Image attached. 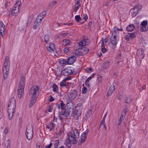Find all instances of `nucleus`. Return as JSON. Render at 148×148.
I'll use <instances>...</instances> for the list:
<instances>
[{
    "instance_id": "obj_21",
    "label": "nucleus",
    "mask_w": 148,
    "mask_h": 148,
    "mask_svg": "<svg viewBox=\"0 0 148 148\" xmlns=\"http://www.w3.org/2000/svg\"><path fill=\"white\" fill-rule=\"evenodd\" d=\"M73 102H67L66 104V108L69 109L71 111V113H72V111L74 107Z\"/></svg>"
},
{
    "instance_id": "obj_20",
    "label": "nucleus",
    "mask_w": 148,
    "mask_h": 148,
    "mask_svg": "<svg viewBox=\"0 0 148 148\" xmlns=\"http://www.w3.org/2000/svg\"><path fill=\"white\" fill-rule=\"evenodd\" d=\"M47 49L48 51H54L56 49L55 45L53 43L51 42L50 43L49 46L47 47Z\"/></svg>"
},
{
    "instance_id": "obj_45",
    "label": "nucleus",
    "mask_w": 148,
    "mask_h": 148,
    "mask_svg": "<svg viewBox=\"0 0 148 148\" xmlns=\"http://www.w3.org/2000/svg\"><path fill=\"white\" fill-rule=\"evenodd\" d=\"M56 3L57 2L56 1H53L49 4V6L51 7H52L54 6Z\"/></svg>"
},
{
    "instance_id": "obj_5",
    "label": "nucleus",
    "mask_w": 148,
    "mask_h": 148,
    "mask_svg": "<svg viewBox=\"0 0 148 148\" xmlns=\"http://www.w3.org/2000/svg\"><path fill=\"white\" fill-rule=\"evenodd\" d=\"M141 8V5L140 4H138L134 6L133 8L131 9V11H132V10L134 11L132 13V16L134 17L136 16L138 14Z\"/></svg>"
},
{
    "instance_id": "obj_43",
    "label": "nucleus",
    "mask_w": 148,
    "mask_h": 148,
    "mask_svg": "<svg viewBox=\"0 0 148 148\" xmlns=\"http://www.w3.org/2000/svg\"><path fill=\"white\" fill-rule=\"evenodd\" d=\"M117 31H118V32H119V31H123V29L122 28L119 29L116 27H114L113 28L112 31H114L115 32H116Z\"/></svg>"
},
{
    "instance_id": "obj_48",
    "label": "nucleus",
    "mask_w": 148,
    "mask_h": 148,
    "mask_svg": "<svg viewBox=\"0 0 148 148\" xmlns=\"http://www.w3.org/2000/svg\"><path fill=\"white\" fill-rule=\"evenodd\" d=\"M60 143L59 140H56L54 143V146L55 148H56V147H57L58 146Z\"/></svg>"
},
{
    "instance_id": "obj_59",
    "label": "nucleus",
    "mask_w": 148,
    "mask_h": 148,
    "mask_svg": "<svg viewBox=\"0 0 148 148\" xmlns=\"http://www.w3.org/2000/svg\"><path fill=\"white\" fill-rule=\"evenodd\" d=\"M69 50H70V49H69V48H68L67 47V48H65L64 49V52L66 53H67V52H68Z\"/></svg>"
},
{
    "instance_id": "obj_30",
    "label": "nucleus",
    "mask_w": 148,
    "mask_h": 148,
    "mask_svg": "<svg viewBox=\"0 0 148 148\" xmlns=\"http://www.w3.org/2000/svg\"><path fill=\"white\" fill-rule=\"evenodd\" d=\"M43 19V17H41V16L38 15L35 22L37 23H39V24H40Z\"/></svg>"
},
{
    "instance_id": "obj_10",
    "label": "nucleus",
    "mask_w": 148,
    "mask_h": 148,
    "mask_svg": "<svg viewBox=\"0 0 148 148\" xmlns=\"http://www.w3.org/2000/svg\"><path fill=\"white\" fill-rule=\"evenodd\" d=\"M115 84H113L112 85L110 86L107 92V95L108 96H110L114 92L115 89Z\"/></svg>"
},
{
    "instance_id": "obj_33",
    "label": "nucleus",
    "mask_w": 148,
    "mask_h": 148,
    "mask_svg": "<svg viewBox=\"0 0 148 148\" xmlns=\"http://www.w3.org/2000/svg\"><path fill=\"white\" fill-rule=\"evenodd\" d=\"M10 143L9 140H8L5 143V148H10Z\"/></svg>"
},
{
    "instance_id": "obj_26",
    "label": "nucleus",
    "mask_w": 148,
    "mask_h": 148,
    "mask_svg": "<svg viewBox=\"0 0 148 148\" xmlns=\"http://www.w3.org/2000/svg\"><path fill=\"white\" fill-rule=\"evenodd\" d=\"M102 42H101V49L102 52L103 53H104L106 52L107 51L106 49L105 48V46L104 45V43L103 41V38H102L101 40Z\"/></svg>"
},
{
    "instance_id": "obj_64",
    "label": "nucleus",
    "mask_w": 148,
    "mask_h": 148,
    "mask_svg": "<svg viewBox=\"0 0 148 148\" xmlns=\"http://www.w3.org/2000/svg\"><path fill=\"white\" fill-rule=\"evenodd\" d=\"M89 82H86V81L85 83V85L88 87H89L90 86V84L89 83Z\"/></svg>"
},
{
    "instance_id": "obj_57",
    "label": "nucleus",
    "mask_w": 148,
    "mask_h": 148,
    "mask_svg": "<svg viewBox=\"0 0 148 148\" xmlns=\"http://www.w3.org/2000/svg\"><path fill=\"white\" fill-rule=\"evenodd\" d=\"M83 18L85 20V21H86L88 19V16L86 14H84L83 15Z\"/></svg>"
},
{
    "instance_id": "obj_3",
    "label": "nucleus",
    "mask_w": 148,
    "mask_h": 148,
    "mask_svg": "<svg viewBox=\"0 0 148 148\" xmlns=\"http://www.w3.org/2000/svg\"><path fill=\"white\" fill-rule=\"evenodd\" d=\"M26 135L27 138L29 140L31 139L33 137V128L31 124L29 125L26 129Z\"/></svg>"
},
{
    "instance_id": "obj_55",
    "label": "nucleus",
    "mask_w": 148,
    "mask_h": 148,
    "mask_svg": "<svg viewBox=\"0 0 148 148\" xmlns=\"http://www.w3.org/2000/svg\"><path fill=\"white\" fill-rule=\"evenodd\" d=\"M136 62L138 65V66H140L141 63V59H140V60H138V59H137V57H136Z\"/></svg>"
},
{
    "instance_id": "obj_29",
    "label": "nucleus",
    "mask_w": 148,
    "mask_h": 148,
    "mask_svg": "<svg viewBox=\"0 0 148 148\" xmlns=\"http://www.w3.org/2000/svg\"><path fill=\"white\" fill-rule=\"evenodd\" d=\"M134 29V26L133 24L130 25L126 27V30L128 32L132 31Z\"/></svg>"
},
{
    "instance_id": "obj_2",
    "label": "nucleus",
    "mask_w": 148,
    "mask_h": 148,
    "mask_svg": "<svg viewBox=\"0 0 148 148\" xmlns=\"http://www.w3.org/2000/svg\"><path fill=\"white\" fill-rule=\"evenodd\" d=\"M119 32L118 31H117L116 32L112 31V34L110 38V42L112 45H115L117 44L116 39L119 38Z\"/></svg>"
},
{
    "instance_id": "obj_32",
    "label": "nucleus",
    "mask_w": 148,
    "mask_h": 148,
    "mask_svg": "<svg viewBox=\"0 0 148 148\" xmlns=\"http://www.w3.org/2000/svg\"><path fill=\"white\" fill-rule=\"evenodd\" d=\"M53 89L54 92H57L58 91V87L55 83L53 84Z\"/></svg>"
},
{
    "instance_id": "obj_49",
    "label": "nucleus",
    "mask_w": 148,
    "mask_h": 148,
    "mask_svg": "<svg viewBox=\"0 0 148 148\" xmlns=\"http://www.w3.org/2000/svg\"><path fill=\"white\" fill-rule=\"evenodd\" d=\"M76 51L78 52H79V53H81V54H83V50L82 49V48H78L76 50Z\"/></svg>"
},
{
    "instance_id": "obj_18",
    "label": "nucleus",
    "mask_w": 148,
    "mask_h": 148,
    "mask_svg": "<svg viewBox=\"0 0 148 148\" xmlns=\"http://www.w3.org/2000/svg\"><path fill=\"white\" fill-rule=\"evenodd\" d=\"M90 41L88 39L83 40L79 42V45L80 46H84L88 45Z\"/></svg>"
},
{
    "instance_id": "obj_6",
    "label": "nucleus",
    "mask_w": 148,
    "mask_h": 148,
    "mask_svg": "<svg viewBox=\"0 0 148 148\" xmlns=\"http://www.w3.org/2000/svg\"><path fill=\"white\" fill-rule=\"evenodd\" d=\"M69 135V137L67 138V139L66 140V144L67 146L69 147H70L71 146V144H70V138H73V144H76L77 143V141L76 139L75 138V137L73 136V134H71V133H69L68 134Z\"/></svg>"
},
{
    "instance_id": "obj_19",
    "label": "nucleus",
    "mask_w": 148,
    "mask_h": 148,
    "mask_svg": "<svg viewBox=\"0 0 148 148\" xmlns=\"http://www.w3.org/2000/svg\"><path fill=\"white\" fill-rule=\"evenodd\" d=\"M19 11V9L18 7H14L12 8L11 10V14L13 16H16L17 14V12Z\"/></svg>"
},
{
    "instance_id": "obj_27",
    "label": "nucleus",
    "mask_w": 148,
    "mask_h": 148,
    "mask_svg": "<svg viewBox=\"0 0 148 148\" xmlns=\"http://www.w3.org/2000/svg\"><path fill=\"white\" fill-rule=\"evenodd\" d=\"M57 106L59 109L61 108V110H63L65 108V104L64 102H61L59 104H57Z\"/></svg>"
},
{
    "instance_id": "obj_1",
    "label": "nucleus",
    "mask_w": 148,
    "mask_h": 148,
    "mask_svg": "<svg viewBox=\"0 0 148 148\" xmlns=\"http://www.w3.org/2000/svg\"><path fill=\"white\" fill-rule=\"evenodd\" d=\"M25 82V78L24 76H23L21 78L17 90L18 96L19 98H21L23 95Z\"/></svg>"
},
{
    "instance_id": "obj_39",
    "label": "nucleus",
    "mask_w": 148,
    "mask_h": 148,
    "mask_svg": "<svg viewBox=\"0 0 148 148\" xmlns=\"http://www.w3.org/2000/svg\"><path fill=\"white\" fill-rule=\"evenodd\" d=\"M49 36L48 34H47L45 35L44 39L45 42L46 43H47L49 41Z\"/></svg>"
},
{
    "instance_id": "obj_25",
    "label": "nucleus",
    "mask_w": 148,
    "mask_h": 148,
    "mask_svg": "<svg viewBox=\"0 0 148 148\" xmlns=\"http://www.w3.org/2000/svg\"><path fill=\"white\" fill-rule=\"evenodd\" d=\"M8 117L10 120H11L15 112L10 110H8Z\"/></svg>"
},
{
    "instance_id": "obj_12",
    "label": "nucleus",
    "mask_w": 148,
    "mask_h": 148,
    "mask_svg": "<svg viewBox=\"0 0 148 148\" xmlns=\"http://www.w3.org/2000/svg\"><path fill=\"white\" fill-rule=\"evenodd\" d=\"M88 132V130L87 129L85 131L82 133L80 138L81 143H83L85 142Z\"/></svg>"
},
{
    "instance_id": "obj_9",
    "label": "nucleus",
    "mask_w": 148,
    "mask_h": 148,
    "mask_svg": "<svg viewBox=\"0 0 148 148\" xmlns=\"http://www.w3.org/2000/svg\"><path fill=\"white\" fill-rule=\"evenodd\" d=\"M147 24V22L146 20L144 21L141 23L140 24V29L142 31L146 32L148 30V27H146Z\"/></svg>"
},
{
    "instance_id": "obj_56",
    "label": "nucleus",
    "mask_w": 148,
    "mask_h": 148,
    "mask_svg": "<svg viewBox=\"0 0 148 148\" xmlns=\"http://www.w3.org/2000/svg\"><path fill=\"white\" fill-rule=\"evenodd\" d=\"M87 90V89L85 87H84L82 89V93L83 94H85V93Z\"/></svg>"
},
{
    "instance_id": "obj_41",
    "label": "nucleus",
    "mask_w": 148,
    "mask_h": 148,
    "mask_svg": "<svg viewBox=\"0 0 148 148\" xmlns=\"http://www.w3.org/2000/svg\"><path fill=\"white\" fill-rule=\"evenodd\" d=\"M47 13V12L46 11H44L40 13L39 15L41 17H43L44 18L45 16L46 15Z\"/></svg>"
},
{
    "instance_id": "obj_46",
    "label": "nucleus",
    "mask_w": 148,
    "mask_h": 148,
    "mask_svg": "<svg viewBox=\"0 0 148 148\" xmlns=\"http://www.w3.org/2000/svg\"><path fill=\"white\" fill-rule=\"evenodd\" d=\"M75 19L77 22H79L82 20L79 15H76L75 17Z\"/></svg>"
},
{
    "instance_id": "obj_17",
    "label": "nucleus",
    "mask_w": 148,
    "mask_h": 148,
    "mask_svg": "<svg viewBox=\"0 0 148 148\" xmlns=\"http://www.w3.org/2000/svg\"><path fill=\"white\" fill-rule=\"evenodd\" d=\"M76 60V58L74 56H72L69 58L67 62L69 64H72L74 63Z\"/></svg>"
},
{
    "instance_id": "obj_16",
    "label": "nucleus",
    "mask_w": 148,
    "mask_h": 148,
    "mask_svg": "<svg viewBox=\"0 0 148 148\" xmlns=\"http://www.w3.org/2000/svg\"><path fill=\"white\" fill-rule=\"evenodd\" d=\"M16 106V102H10L8 106V110H10L15 112Z\"/></svg>"
},
{
    "instance_id": "obj_31",
    "label": "nucleus",
    "mask_w": 148,
    "mask_h": 148,
    "mask_svg": "<svg viewBox=\"0 0 148 148\" xmlns=\"http://www.w3.org/2000/svg\"><path fill=\"white\" fill-rule=\"evenodd\" d=\"M110 64V62L109 61H107L105 62L103 65L102 67L101 68L102 70L103 71L106 70L107 69Z\"/></svg>"
},
{
    "instance_id": "obj_8",
    "label": "nucleus",
    "mask_w": 148,
    "mask_h": 148,
    "mask_svg": "<svg viewBox=\"0 0 148 148\" xmlns=\"http://www.w3.org/2000/svg\"><path fill=\"white\" fill-rule=\"evenodd\" d=\"M10 68V64H9V66L3 67V79H6L8 77L9 73Z\"/></svg>"
},
{
    "instance_id": "obj_51",
    "label": "nucleus",
    "mask_w": 148,
    "mask_h": 148,
    "mask_svg": "<svg viewBox=\"0 0 148 148\" xmlns=\"http://www.w3.org/2000/svg\"><path fill=\"white\" fill-rule=\"evenodd\" d=\"M52 110L53 108L52 106H51V105H49L48 107V108L47 110L48 112H51L52 111Z\"/></svg>"
},
{
    "instance_id": "obj_44",
    "label": "nucleus",
    "mask_w": 148,
    "mask_h": 148,
    "mask_svg": "<svg viewBox=\"0 0 148 148\" xmlns=\"http://www.w3.org/2000/svg\"><path fill=\"white\" fill-rule=\"evenodd\" d=\"M66 82L65 80H63L60 83V85L61 87L66 86Z\"/></svg>"
},
{
    "instance_id": "obj_37",
    "label": "nucleus",
    "mask_w": 148,
    "mask_h": 148,
    "mask_svg": "<svg viewBox=\"0 0 148 148\" xmlns=\"http://www.w3.org/2000/svg\"><path fill=\"white\" fill-rule=\"evenodd\" d=\"M49 127H50V131H53L54 130L55 127V125L53 123H51L49 124Z\"/></svg>"
},
{
    "instance_id": "obj_38",
    "label": "nucleus",
    "mask_w": 148,
    "mask_h": 148,
    "mask_svg": "<svg viewBox=\"0 0 148 148\" xmlns=\"http://www.w3.org/2000/svg\"><path fill=\"white\" fill-rule=\"evenodd\" d=\"M139 51L141 52L140 59H142L144 58L145 56L144 50L140 48L139 49Z\"/></svg>"
},
{
    "instance_id": "obj_53",
    "label": "nucleus",
    "mask_w": 148,
    "mask_h": 148,
    "mask_svg": "<svg viewBox=\"0 0 148 148\" xmlns=\"http://www.w3.org/2000/svg\"><path fill=\"white\" fill-rule=\"evenodd\" d=\"M9 64H10L9 62H7L6 61H5L3 65V67H5L9 66Z\"/></svg>"
},
{
    "instance_id": "obj_52",
    "label": "nucleus",
    "mask_w": 148,
    "mask_h": 148,
    "mask_svg": "<svg viewBox=\"0 0 148 148\" xmlns=\"http://www.w3.org/2000/svg\"><path fill=\"white\" fill-rule=\"evenodd\" d=\"M48 100L50 102L53 101L55 100L54 98L51 95H50L48 98Z\"/></svg>"
},
{
    "instance_id": "obj_63",
    "label": "nucleus",
    "mask_w": 148,
    "mask_h": 148,
    "mask_svg": "<svg viewBox=\"0 0 148 148\" xmlns=\"http://www.w3.org/2000/svg\"><path fill=\"white\" fill-rule=\"evenodd\" d=\"M80 0H76V4L75 5H80Z\"/></svg>"
},
{
    "instance_id": "obj_54",
    "label": "nucleus",
    "mask_w": 148,
    "mask_h": 148,
    "mask_svg": "<svg viewBox=\"0 0 148 148\" xmlns=\"http://www.w3.org/2000/svg\"><path fill=\"white\" fill-rule=\"evenodd\" d=\"M2 106V103H1V102H0V119L3 116V114L2 112H1V107Z\"/></svg>"
},
{
    "instance_id": "obj_34",
    "label": "nucleus",
    "mask_w": 148,
    "mask_h": 148,
    "mask_svg": "<svg viewBox=\"0 0 148 148\" xmlns=\"http://www.w3.org/2000/svg\"><path fill=\"white\" fill-rule=\"evenodd\" d=\"M74 136L76 138H78L79 137V132L77 130L75 129L73 131Z\"/></svg>"
},
{
    "instance_id": "obj_35",
    "label": "nucleus",
    "mask_w": 148,
    "mask_h": 148,
    "mask_svg": "<svg viewBox=\"0 0 148 148\" xmlns=\"http://www.w3.org/2000/svg\"><path fill=\"white\" fill-rule=\"evenodd\" d=\"M70 42V41L69 39L64 40L63 41V45L66 46L67 45L69 44Z\"/></svg>"
},
{
    "instance_id": "obj_62",
    "label": "nucleus",
    "mask_w": 148,
    "mask_h": 148,
    "mask_svg": "<svg viewBox=\"0 0 148 148\" xmlns=\"http://www.w3.org/2000/svg\"><path fill=\"white\" fill-rule=\"evenodd\" d=\"M52 144L51 143H50L49 145L46 146L43 148H51L52 147Z\"/></svg>"
},
{
    "instance_id": "obj_61",
    "label": "nucleus",
    "mask_w": 148,
    "mask_h": 148,
    "mask_svg": "<svg viewBox=\"0 0 148 148\" xmlns=\"http://www.w3.org/2000/svg\"><path fill=\"white\" fill-rule=\"evenodd\" d=\"M4 133L5 134H7L8 132V127H5L4 130Z\"/></svg>"
},
{
    "instance_id": "obj_23",
    "label": "nucleus",
    "mask_w": 148,
    "mask_h": 148,
    "mask_svg": "<svg viewBox=\"0 0 148 148\" xmlns=\"http://www.w3.org/2000/svg\"><path fill=\"white\" fill-rule=\"evenodd\" d=\"M77 94V92L76 90H71L70 92V97L72 99H75Z\"/></svg>"
},
{
    "instance_id": "obj_4",
    "label": "nucleus",
    "mask_w": 148,
    "mask_h": 148,
    "mask_svg": "<svg viewBox=\"0 0 148 148\" xmlns=\"http://www.w3.org/2000/svg\"><path fill=\"white\" fill-rule=\"evenodd\" d=\"M71 113V111H70L69 109L65 108L64 110H62V111L59 114V117L60 120H62L63 119L62 116L63 115L67 117L69 116L70 118L71 117L72 114H70Z\"/></svg>"
},
{
    "instance_id": "obj_36",
    "label": "nucleus",
    "mask_w": 148,
    "mask_h": 148,
    "mask_svg": "<svg viewBox=\"0 0 148 148\" xmlns=\"http://www.w3.org/2000/svg\"><path fill=\"white\" fill-rule=\"evenodd\" d=\"M83 105L82 103H79L77 104L76 107L79 110H83Z\"/></svg>"
},
{
    "instance_id": "obj_50",
    "label": "nucleus",
    "mask_w": 148,
    "mask_h": 148,
    "mask_svg": "<svg viewBox=\"0 0 148 148\" xmlns=\"http://www.w3.org/2000/svg\"><path fill=\"white\" fill-rule=\"evenodd\" d=\"M40 24H39V23H37L34 22V29H36L38 27V26Z\"/></svg>"
},
{
    "instance_id": "obj_14",
    "label": "nucleus",
    "mask_w": 148,
    "mask_h": 148,
    "mask_svg": "<svg viewBox=\"0 0 148 148\" xmlns=\"http://www.w3.org/2000/svg\"><path fill=\"white\" fill-rule=\"evenodd\" d=\"M39 90V88L37 86L32 87L29 91V94L32 95L37 94V91Z\"/></svg>"
},
{
    "instance_id": "obj_13",
    "label": "nucleus",
    "mask_w": 148,
    "mask_h": 148,
    "mask_svg": "<svg viewBox=\"0 0 148 148\" xmlns=\"http://www.w3.org/2000/svg\"><path fill=\"white\" fill-rule=\"evenodd\" d=\"M5 26L2 21L0 22V34L3 38L5 34Z\"/></svg>"
},
{
    "instance_id": "obj_60",
    "label": "nucleus",
    "mask_w": 148,
    "mask_h": 148,
    "mask_svg": "<svg viewBox=\"0 0 148 148\" xmlns=\"http://www.w3.org/2000/svg\"><path fill=\"white\" fill-rule=\"evenodd\" d=\"M75 56H79V55H82L83 54H81V53H79V52H77L76 51H75Z\"/></svg>"
},
{
    "instance_id": "obj_40",
    "label": "nucleus",
    "mask_w": 148,
    "mask_h": 148,
    "mask_svg": "<svg viewBox=\"0 0 148 148\" xmlns=\"http://www.w3.org/2000/svg\"><path fill=\"white\" fill-rule=\"evenodd\" d=\"M82 49L83 50V55L86 54L89 51V49L88 48L86 47L82 48Z\"/></svg>"
},
{
    "instance_id": "obj_7",
    "label": "nucleus",
    "mask_w": 148,
    "mask_h": 148,
    "mask_svg": "<svg viewBox=\"0 0 148 148\" xmlns=\"http://www.w3.org/2000/svg\"><path fill=\"white\" fill-rule=\"evenodd\" d=\"M136 34L137 33L135 32L128 33L125 37V39L127 40H130L136 37Z\"/></svg>"
},
{
    "instance_id": "obj_47",
    "label": "nucleus",
    "mask_w": 148,
    "mask_h": 148,
    "mask_svg": "<svg viewBox=\"0 0 148 148\" xmlns=\"http://www.w3.org/2000/svg\"><path fill=\"white\" fill-rule=\"evenodd\" d=\"M80 6V5H74V8L73 9V11L75 12H76L78 9L79 8Z\"/></svg>"
},
{
    "instance_id": "obj_11",
    "label": "nucleus",
    "mask_w": 148,
    "mask_h": 148,
    "mask_svg": "<svg viewBox=\"0 0 148 148\" xmlns=\"http://www.w3.org/2000/svg\"><path fill=\"white\" fill-rule=\"evenodd\" d=\"M64 71L63 72V74L64 75L67 76L69 75L73 74V71L71 68L70 67H67L64 70Z\"/></svg>"
},
{
    "instance_id": "obj_58",
    "label": "nucleus",
    "mask_w": 148,
    "mask_h": 148,
    "mask_svg": "<svg viewBox=\"0 0 148 148\" xmlns=\"http://www.w3.org/2000/svg\"><path fill=\"white\" fill-rule=\"evenodd\" d=\"M105 120L102 119V120L101 121L100 123V126L99 128H99L101 125H104L105 124Z\"/></svg>"
},
{
    "instance_id": "obj_42",
    "label": "nucleus",
    "mask_w": 148,
    "mask_h": 148,
    "mask_svg": "<svg viewBox=\"0 0 148 148\" xmlns=\"http://www.w3.org/2000/svg\"><path fill=\"white\" fill-rule=\"evenodd\" d=\"M21 3V1L20 0H18L16 2V4H15L14 6V7H18L19 8V7L20 5V4Z\"/></svg>"
},
{
    "instance_id": "obj_24",
    "label": "nucleus",
    "mask_w": 148,
    "mask_h": 148,
    "mask_svg": "<svg viewBox=\"0 0 148 148\" xmlns=\"http://www.w3.org/2000/svg\"><path fill=\"white\" fill-rule=\"evenodd\" d=\"M92 114V111L90 109L88 110L86 113H85L84 118L87 119L89 118Z\"/></svg>"
},
{
    "instance_id": "obj_22",
    "label": "nucleus",
    "mask_w": 148,
    "mask_h": 148,
    "mask_svg": "<svg viewBox=\"0 0 148 148\" xmlns=\"http://www.w3.org/2000/svg\"><path fill=\"white\" fill-rule=\"evenodd\" d=\"M81 113H78V110H74L73 114V116L76 119H78L79 117L81 115Z\"/></svg>"
},
{
    "instance_id": "obj_28",
    "label": "nucleus",
    "mask_w": 148,
    "mask_h": 148,
    "mask_svg": "<svg viewBox=\"0 0 148 148\" xmlns=\"http://www.w3.org/2000/svg\"><path fill=\"white\" fill-rule=\"evenodd\" d=\"M38 94H35V95H32L30 99V101L35 102L38 97Z\"/></svg>"
},
{
    "instance_id": "obj_15",
    "label": "nucleus",
    "mask_w": 148,
    "mask_h": 148,
    "mask_svg": "<svg viewBox=\"0 0 148 148\" xmlns=\"http://www.w3.org/2000/svg\"><path fill=\"white\" fill-rule=\"evenodd\" d=\"M127 106H125L121 114V116L119 120L120 121H122L124 119L125 115L127 112Z\"/></svg>"
}]
</instances>
